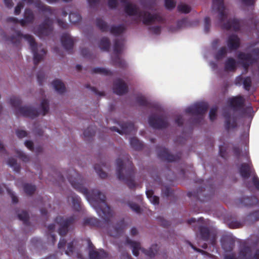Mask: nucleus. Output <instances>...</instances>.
Returning <instances> with one entry per match:
<instances>
[{"mask_svg":"<svg viewBox=\"0 0 259 259\" xmlns=\"http://www.w3.org/2000/svg\"><path fill=\"white\" fill-rule=\"evenodd\" d=\"M240 171L241 175L244 178L249 177L251 174L254 172L252 165L249 164L243 165L241 168Z\"/></svg>","mask_w":259,"mask_h":259,"instance_id":"1","label":"nucleus"},{"mask_svg":"<svg viewBox=\"0 0 259 259\" xmlns=\"http://www.w3.org/2000/svg\"><path fill=\"white\" fill-rule=\"evenodd\" d=\"M239 40L237 36H232L229 40L228 45L232 49H235L239 46Z\"/></svg>","mask_w":259,"mask_h":259,"instance_id":"2","label":"nucleus"},{"mask_svg":"<svg viewBox=\"0 0 259 259\" xmlns=\"http://www.w3.org/2000/svg\"><path fill=\"white\" fill-rule=\"evenodd\" d=\"M146 195L150 201L154 204H157L159 201V198L156 196L153 195V193L151 190L146 191Z\"/></svg>","mask_w":259,"mask_h":259,"instance_id":"3","label":"nucleus"},{"mask_svg":"<svg viewBox=\"0 0 259 259\" xmlns=\"http://www.w3.org/2000/svg\"><path fill=\"white\" fill-rule=\"evenodd\" d=\"M230 102L233 106H239L243 104V99L241 97H236L231 99Z\"/></svg>","mask_w":259,"mask_h":259,"instance_id":"4","label":"nucleus"},{"mask_svg":"<svg viewBox=\"0 0 259 259\" xmlns=\"http://www.w3.org/2000/svg\"><path fill=\"white\" fill-rule=\"evenodd\" d=\"M54 88L58 92H61L64 90V85L60 80H55L53 82Z\"/></svg>","mask_w":259,"mask_h":259,"instance_id":"5","label":"nucleus"},{"mask_svg":"<svg viewBox=\"0 0 259 259\" xmlns=\"http://www.w3.org/2000/svg\"><path fill=\"white\" fill-rule=\"evenodd\" d=\"M89 255L92 259H100L101 253H99L96 249L91 248Z\"/></svg>","mask_w":259,"mask_h":259,"instance_id":"6","label":"nucleus"},{"mask_svg":"<svg viewBox=\"0 0 259 259\" xmlns=\"http://www.w3.org/2000/svg\"><path fill=\"white\" fill-rule=\"evenodd\" d=\"M226 67L227 69H233L235 67V61L233 59H229L227 62Z\"/></svg>","mask_w":259,"mask_h":259,"instance_id":"7","label":"nucleus"},{"mask_svg":"<svg viewBox=\"0 0 259 259\" xmlns=\"http://www.w3.org/2000/svg\"><path fill=\"white\" fill-rule=\"evenodd\" d=\"M179 10L183 13H188L190 11V7L185 4H182L179 6Z\"/></svg>","mask_w":259,"mask_h":259,"instance_id":"8","label":"nucleus"},{"mask_svg":"<svg viewBox=\"0 0 259 259\" xmlns=\"http://www.w3.org/2000/svg\"><path fill=\"white\" fill-rule=\"evenodd\" d=\"M126 12L130 15H134L136 13V8L133 5L128 6L126 8Z\"/></svg>","mask_w":259,"mask_h":259,"instance_id":"9","label":"nucleus"},{"mask_svg":"<svg viewBox=\"0 0 259 259\" xmlns=\"http://www.w3.org/2000/svg\"><path fill=\"white\" fill-rule=\"evenodd\" d=\"M165 6L168 9H171L175 7V2L174 0H165Z\"/></svg>","mask_w":259,"mask_h":259,"instance_id":"10","label":"nucleus"},{"mask_svg":"<svg viewBox=\"0 0 259 259\" xmlns=\"http://www.w3.org/2000/svg\"><path fill=\"white\" fill-rule=\"evenodd\" d=\"M204 233L205 234H202V237L204 238V240L208 241L209 238L211 237V234L210 232L207 230H204Z\"/></svg>","mask_w":259,"mask_h":259,"instance_id":"11","label":"nucleus"},{"mask_svg":"<svg viewBox=\"0 0 259 259\" xmlns=\"http://www.w3.org/2000/svg\"><path fill=\"white\" fill-rule=\"evenodd\" d=\"M251 80L250 78H246L244 81V85L246 89H248V88L250 86Z\"/></svg>","mask_w":259,"mask_h":259,"instance_id":"12","label":"nucleus"},{"mask_svg":"<svg viewBox=\"0 0 259 259\" xmlns=\"http://www.w3.org/2000/svg\"><path fill=\"white\" fill-rule=\"evenodd\" d=\"M216 112L215 109H212L210 111L209 116L211 120H213L215 118Z\"/></svg>","mask_w":259,"mask_h":259,"instance_id":"13","label":"nucleus"},{"mask_svg":"<svg viewBox=\"0 0 259 259\" xmlns=\"http://www.w3.org/2000/svg\"><path fill=\"white\" fill-rule=\"evenodd\" d=\"M27 133L25 131H20L17 132V136L20 138H23L26 136Z\"/></svg>","mask_w":259,"mask_h":259,"instance_id":"14","label":"nucleus"},{"mask_svg":"<svg viewBox=\"0 0 259 259\" xmlns=\"http://www.w3.org/2000/svg\"><path fill=\"white\" fill-rule=\"evenodd\" d=\"M25 145L30 150L32 148L33 143L31 141H26Z\"/></svg>","mask_w":259,"mask_h":259,"instance_id":"15","label":"nucleus"},{"mask_svg":"<svg viewBox=\"0 0 259 259\" xmlns=\"http://www.w3.org/2000/svg\"><path fill=\"white\" fill-rule=\"evenodd\" d=\"M240 58L241 59H243L246 61V62H249L251 59V57L249 55H246L244 57H242V55L240 56Z\"/></svg>","mask_w":259,"mask_h":259,"instance_id":"16","label":"nucleus"},{"mask_svg":"<svg viewBox=\"0 0 259 259\" xmlns=\"http://www.w3.org/2000/svg\"><path fill=\"white\" fill-rule=\"evenodd\" d=\"M148 18L147 19H145L144 20L145 23H149V22H150L153 21V18L152 16H151L150 14H148Z\"/></svg>","mask_w":259,"mask_h":259,"instance_id":"17","label":"nucleus"},{"mask_svg":"<svg viewBox=\"0 0 259 259\" xmlns=\"http://www.w3.org/2000/svg\"><path fill=\"white\" fill-rule=\"evenodd\" d=\"M29 41L30 45H31V46L32 47H34L35 46V42H34L33 38L31 37H30L29 38Z\"/></svg>","mask_w":259,"mask_h":259,"instance_id":"18","label":"nucleus"},{"mask_svg":"<svg viewBox=\"0 0 259 259\" xmlns=\"http://www.w3.org/2000/svg\"><path fill=\"white\" fill-rule=\"evenodd\" d=\"M21 8V6L20 5H18L15 8V13L18 14L19 13L20 9Z\"/></svg>","mask_w":259,"mask_h":259,"instance_id":"19","label":"nucleus"},{"mask_svg":"<svg viewBox=\"0 0 259 259\" xmlns=\"http://www.w3.org/2000/svg\"><path fill=\"white\" fill-rule=\"evenodd\" d=\"M40 59H41V57H40V58H39L37 57V56L36 54H34V60L35 62L38 61V60Z\"/></svg>","mask_w":259,"mask_h":259,"instance_id":"20","label":"nucleus"},{"mask_svg":"<svg viewBox=\"0 0 259 259\" xmlns=\"http://www.w3.org/2000/svg\"><path fill=\"white\" fill-rule=\"evenodd\" d=\"M254 183L256 185L257 187L259 186V182L257 180V179H254Z\"/></svg>","mask_w":259,"mask_h":259,"instance_id":"21","label":"nucleus"},{"mask_svg":"<svg viewBox=\"0 0 259 259\" xmlns=\"http://www.w3.org/2000/svg\"><path fill=\"white\" fill-rule=\"evenodd\" d=\"M133 253L136 256H138L139 254V252L137 251H136L135 249L133 250Z\"/></svg>","mask_w":259,"mask_h":259,"instance_id":"22","label":"nucleus"},{"mask_svg":"<svg viewBox=\"0 0 259 259\" xmlns=\"http://www.w3.org/2000/svg\"><path fill=\"white\" fill-rule=\"evenodd\" d=\"M63 229L64 230V231L66 232L67 230V226H66V223L64 224Z\"/></svg>","mask_w":259,"mask_h":259,"instance_id":"23","label":"nucleus"},{"mask_svg":"<svg viewBox=\"0 0 259 259\" xmlns=\"http://www.w3.org/2000/svg\"><path fill=\"white\" fill-rule=\"evenodd\" d=\"M136 211H138L139 210V208L138 206H136L135 207L133 208Z\"/></svg>","mask_w":259,"mask_h":259,"instance_id":"24","label":"nucleus"},{"mask_svg":"<svg viewBox=\"0 0 259 259\" xmlns=\"http://www.w3.org/2000/svg\"><path fill=\"white\" fill-rule=\"evenodd\" d=\"M123 92H117V93L118 94H121Z\"/></svg>","mask_w":259,"mask_h":259,"instance_id":"25","label":"nucleus"},{"mask_svg":"<svg viewBox=\"0 0 259 259\" xmlns=\"http://www.w3.org/2000/svg\"><path fill=\"white\" fill-rule=\"evenodd\" d=\"M59 234H60L61 235H63V232H62L61 230L59 231Z\"/></svg>","mask_w":259,"mask_h":259,"instance_id":"26","label":"nucleus"},{"mask_svg":"<svg viewBox=\"0 0 259 259\" xmlns=\"http://www.w3.org/2000/svg\"><path fill=\"white\" fill-rule=\"evenodd\" d=\"M191 247H192V248H194V246H193V244H191Z\"/></svg>","mask_w":259,"mask_h":259,"instance_id":"27","label":"nucleus"},{"mask_svg":"<svg viewBox=\"0 0 259 259\" xmlns=\"http://www.w3.org/2000/svg\"><path fill=\"white\" fill-rule=\"evenodd\" d=\"M122 87L124 88V90L125 89V87L124 85H122Z\"/></svg>","mask_w":259,"mask_h":259,"instance_id":"28","label":"nucleus"}]
</instances>
